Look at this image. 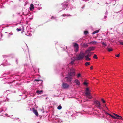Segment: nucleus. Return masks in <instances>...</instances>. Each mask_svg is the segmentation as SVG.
I'll return each instance as SVG.
<instances>
[{
    "instance_id": "obj_1",
    "label": "nucleus",
    "mask_w": 123,
    "mask_h": 123,
    "mask_svg": "<svg viewBox=\"0 0 123 123\" xmlns=\"http://www.w3.org/2000/svg\"><path fill=\"white\" fill-rule=\"evenodd\" d=\"M75 75V72L74 71L68 73L67 75L66 78H67L68 82H70L72 80V76H74Z\"/></svg>"
},
{
    "instance_id": "obj_2",
    "label": "nucleus",
    "mask_w": 123,
    "mask_h": 123,
    "mask_svg": "<svg viewBox=\"0 0 123 123\" xmlns=\"http://www.w3.org/2000/svg\"><path fill=\"white\" fill-rule=\"evenodd\" d=\"M85 55L84 53L82 51L80 52V53L77 56V59L78 60H82L84 57Z\"/></svg>"
},
{
    "instance_id": "obj_3",
    "label": "nucleus",
    "mask_w": 123,
    "mask_h": 123,
    "mask_svg": "<svg viewBox=\"0 0 123 123\" xmlns=\"http://www.w3.org/2000/svg\"><path fill=\"white\" fill-rule=\"evenodd\" d=\"M95 106L98 107V108L101 109L103 108V105L100 104V103L98 100L95 101L94 102Z\"/></svg>"
},
{
    "instance_id": "obj_4",
    "label": "nucleus",
    "mask_w": 123,
    "mask_h": 123,
    "mask_svg": "<svg viewBox=\"0 0 123 123\" xmlns=\"http://www.w3.org/2000/svg\"><path fill=\"white\" fill-rule=\"evenodd\" d=\"M85 95L86 97L89 98H91L92 97L90 95V92L89 89L87 88L86 90Z\"/></svg>"
},
{
    "instance_id": "obj_5",
    "label": "nucleus",
    "mask_w": 123,
    "mask_h": 123,
    "mask_svg": "<svg viewBox=\"0 0 123 123\" xmlns=\"http://www.w3.org/2000/svg\"><path fill=\"white\" fill-rule=\"evenodd\" d=\"M6 110V107H3L2 106H1V107L0 108V114L3 111L4 112ZM6 115V114L5 113H2L0 115V116H5Z\"/></svg>"
},
{
    "instance_id": "obj_6",
    "label": "nucleus",
    "mask_w": 123,
    "mask_h": 123,
    "mask_svg": "<svg viewBox=\"0 0 123 123\" xmlns=\"http://www.w3.org/2000/svg\"><path fill=\"white\" fill-rule=\"evenodd\" d=\"M95 48L93 47H90L88 48L85 51L86 53H88V52H90V51L94 49Z\"/></svg>"
},
{
    "instance_id": "obj_7",
    "label": "nucleus",
    "mask_w": 123,
    "mask_h": 123,
    "mask_svg": "<svg viewBox=\"0 0 123 123\" xmlns=\"http://www.w3.org/2000/svg\"><path fill=\"white\" fill-rule=\"evenodd\" d=\"M69 85L67 83H63L62 84V87L64 89L67 88L69 87Z\"/></svg>"
},
{
    "instance_id": "obj_8",
    "label": "nucleus",
    "mask_w": 123,
    "mask_h": 123,
    "mask_svg": "<svg viewBox=\"0 0 123 123\" xmlns=\"http://www.w3.org/2000/svg\"><path fill=\"white\" fill-rule=\"evenodd\" d=\"M62 5L63 7V10L65 9L68 6V4L67 2H64L62 4Z\"/></svg>"
},
{
    "instance_id": "obj_9",
    "label": "nucleus",
    "mask_w": 123,
    "mask_h": 123,
    "mask_svg": "<svg viewBox=\"0 0 123 123\" xmlns=\"http://www.w3.org/2000/svg\"><path fill=\"white\" fill-rule=\"evenodd\" d=\"M74 83H75L76 85L79 86L80 85V81L77 79H75L74 80Z\"/></svg>"
},
{
    "instance_id": "obj_10",
    "label": "nucleus",
    "mask_w": 123,
    "mask_h": 123,
    "mask_svg": "<svg viewBox=\"0 0 123 123\" xmlns=\"http://www.w3.org/2000/svg\"><path fill=\"white\" fill-rule=\"evenodd\" d=\"M34 8V6L33 5L31 4L30 5V11H32L33 10Z\"/></svg>"
},
{
    "instance_id": "obj_11",
    "label": "nucleus",
    "mask_w": 123,
    "mask_h": 123,
    "mask_svg": "<svg viewBox=\"0 0 123 123\" xmlns=\"http://www.w3.org/2000/svg\"><path fill=\"white\" fill-rule=\"evenodd\" d=\"M33 112L34 113L36 116H38V113L36 110L33 109Z\"/></svg>"
},
{
    "instance_id": "obj_12",
    "label": "nucleus",
    "mask_w": 123,
    "mask_h": 123,
    "mask_svg": "<svg viewBox=\"0 0 123 123\" xmlns=\"http://www.w3.org/2000/svg\"><path fill=\"white\" fill-rule=\"evenodd\" d=\"M90 44H96V43H98L96 41H92L90 42Z\"/></svg>"
},
{
    "instance_id": "obj_13",
    "label": "nucleus",
    "mask_w": 123,
    "mask_h": 123,
    "mask_svg": "<svg viewBox=\"0 0 123 123\" xmlns=\"http://www.w3.org/2000/svg\"><path fill=\"white\" fill-rule=\"evenodd\" d=\"M85 58L86 60L87 61H89L91 60V59L89 58V57L88 56H85Z\"/></svg>"
},
{
    "instance_id": "obj_14",
    "label": "nucleus",
    "mask_w": 123,
    "mask_h": 123,
    "mask_svg": "<svg viewBox=\"0 0 123 123\" xmlns=\"http://www.w3.org/2000/svg\"><path fill=\"white\" fill-rule=\"evenodd\" d=\"M108 12L107 11H106V12H105V16L104 17V19H105L107 17V15H108Z\"/></svg>"
},
{
    "instance_id": "obj_15",
    "label": "nucleus",
    "mask_w": 123,
    "mask_h": 123,
    "mask_svg": "<svg viewBox=\"0 0 123 123\" xmlns=\"http://www.w3.org/2000/svg\"><path fill=\"white\" fill-rule=\"evenodd\" d=\"M71 16V15H70L69 14H68L67 15H66L65 14H64L62 15V16H63V17H65L66 16V17H68L69 16Z\"/></svg>"
},
{
    "instance_id": "obj_16",
    "label": "nucleus",
    "mask_w": 123,
    "mask_h": 123,
    "mask_svg": "<svg viewBox=\"0 0 123 123\" xmlns=\"http://www.w3.org/2000/svg\"><path fill=\"white\" fill-rule=\"evenodd\" d=\"M74 46L75 48H79L78 45L76 43H75L74 44Z\"/></svg>"
},
{
    "instance_id": "obj_17",
    "label": "nucleus",
    "mask_w": 123,
    "mask_h": 123,
    "mask_svg": "<svg viewBox=\"0 0 123 123\" xmlns=\"http://www.w3.org/2000/svg\"><path fill=\"white\" fill-rule=\"evenodd\" d=\"M101 43L102 44V45L104 46L103 47L104 48H105V46H107L106 44L104 42H102Z\"/></svg>"
},
{
    "instance_id": "obj_18",
    "label": "nucleus",
    "mask_w": 123,
    "mask_h": 123,
    "mask_svg": "<svg viewBox=\"0 0 123 123\" xmlns=\"http://www.w3.org/2000/svg\"><path fill=\"white\" fill-rule=\"evenodd\" d=\"M42 91H36L37 93H38V94H41L42 93Z\"/></svg>"
},
{
    "instance_id": "obj_19",
    "label": "nucleus",
    "mask_w": 123,
    "mask_h": 123,
    "mask_svg": "<svg viewBox=\"0 0 123 123\" xmlns=\"http://www.w3.org/2000/svg\"><path fill=\"white\" fill-rule=\"evenodd\" d=\"M90 62H86L85 63V65L86 66H87L88 65H90Z\"/></svg>"
},
{
    "instance_id": "obj_20",
    "label": "nucleus",
    "mask_w": 123,
    "mask_h": 123,
    "mask_svg": "<svg viewBox=\"0 0 123 123\" xmlns=\"http://www.w3.org/2000/svg\"><path fill=\"white\" fill-rule=\"evenodd\" d=\"M86 53L87 54L86 56H88L89 57L91 56V54L90 53V52H88V53Z\"/></svg>"
},
{
    "instance_id": "obj_21",
    "label": "nucleus",
    "mask_w": 123,
    "mask_h": 123,
    "mask_svg": "<svg viewBox=\"0 0 123 123\" xmlns=\"http://www.w3.org/2000/svg\"><path fill=\"white\" fill-rule=\"evenodd\" d=\"M107 50L109 51V52H110L111 51H112V49H111L110 48H107Z\"/></svg>"
},
{
    "instance_id": "obj_22",
    "label": "nucleus",
    "mask_w": 123,
    "mask_h": 123,
    "mask_svg": "<svg viewBox=\"0 0 123 123\" xmlns=\"http://www.w3.org/2000/svg\"><path fill=\"white\" fill-rule=\"evenodd\" d=\"M62 106L61 105H59L57 107V109L59 110H60L62 109Z\"/></svg>"
},
{
    "instance_id": "obj_23",
    "label": "nucleus",
    "mask_w": 123,
    "mask_h": 123,
    "mask_svg": "<svg viewBox=\"0 0 123 123\" xmlns=\"http://www.w3.org/2000/svg\"><path fill=\"white\" fill-rule=\"evenodd\" d=\"M84 34L85 35H86L88 33V32L87 31H84Z\"/></svg>"
},
{
    "instance_id": "obj_24",
    "label": "nucleus",
    "mask_w": 123,
    "mask_h": 123,
    "mask_svg": "<svg viewBox=\"0 0 123 123\" xmlns=\"http://www.w3.org/2000/svg\"><path fill=\"white\" fill-rule=\"evenodd\" d=\"M77 76L78 78L81 77V74L80 73L78 74L77 75Z\"/></svg>"
},
{
    "instance_id": "obj_25",
    "label": "nucleus",
    "mask_w": 123,
    "mask_h": 123,
    "mask_svg": "<svg viewBox=\"0 0 123 123\" xmlns=\"http://www.w3.org/2000/svg\"><path fill=\"white\" fill-rule=\"evenodd\" d=\"M93 57L94 58H95L96 59H97L98 58L97 57V56L95 54L94 55Z\"/></svg>"
},
{
    "instance_id": "obj_26",
    "label": "nucleus",
    "mask_w": 123,
    "mask_h": 123,
    "mask_svg": "<svg viewBox=\"0 0 123 123\" xmlns=\"http://www.w3.org/2000/svg\"><path fill=\"white\" fill-rule=\"evenodd\" d=\"M115 116H116L117 117H120V118H118L119 119H120L122 117H121L120 116H119V115H117V114H116L115 115Z\"/></svg>"
},
{
    "instance_id": "obj_27",
    "label": "nucleus",
    "mask_w": 123,
    "mask_h": 123,
    "mask_svg": "<svg viewBox=\"0 0 123 123\" xmlns=\"http://www.w3.org/2000/svg\"><path fill=\"white\" fill-rule=\"evenodd\" d=\"M17 30L18 31H20L21 30V28H17Z\"/></svg>"
},
{
    "instance_id": "obj_28",
    "label": "nucleus",
    "mask_w": 123,
    "mask_h": 123,
    "mask_svg": "<svg viewBox=\"0 0 123 123\" xmlns=\"http://www.w3.org/2000/svg\"><path fill=\"white\" fill-rule=\"evenodd\" d=\"M118 42L120 44L123 45V42H121L120 41H119Z\"/></svg>"
},
{
    "instance_id": "obj_29",
    "label": "nucleus",
    "mask_w": 123,
    "mask_h": 123,
    "mask_svg": "<svg viewBox=\"0 0 123 123\" xmlns=\"http://www.w3.org/2000/svg\"><path fill=\"white\" fill-rule=\"evenodd\" d=\"M111 117H112L115 119H117V118H118L117 117H116L113 115L111 116Z\"/></svg>"
},
{
    "instance_id": "obj_30",
    "label": "nucleus",
    "mask_w": 123,
    "mask_h": 123,
    "mask_svg": "<svg viewBox=\"0 0 123 123\" xmlns=\"http://www.w3.org/2000/svg\"><path fill=\"white\" fill-rule=\"evenodd\" d=\"M78 49H79V48H76L75 51L76 52H77L78 50Z\"/></svg>"
},
{
    "instance_id": "obj_31",
    "label": "nucleus",
    "mask_w": 123,
    "mask_h": 123,
    "mask_svg": "<svg viewBox=\"0 0 123 123\" xmlns=\"http://www.w3.org/2000/svg\"><path fill=\"white\" fill-rule=\"evenodd\" d=\"M40 80L39 79H35L34 81H40Z\"/></svg>"
},
{
    "instance_id": "obj_32",
    "label": "nucleus",
    "mask_w": 123,
    "mask_h": 123,
    "mask_svg": "<svg viewBox=\"0 0 123 123\" xmlns=\"http://www.w3.org/2000/svg\"><path fill=\"white\" fill-rule=\"evenodd\" d=\"M84 84L85 85H87V84L88 83L86 82H85L84 83Z\"/></svg>"
},
{
    "instance_id": "obj_33",
    "label": "nucleus",
    "mask_w": 123,
    "mask_h": 123,
    "mask_svg": "<svg viewBox=\"0 0 123 123\" xmlns=\"http://www.w3.org/2000/svg\"><path fill=\"white\" fill-rule=\"evenodd\" d=\"M106 113V114H107V115H110V116H111H111H112V115H111V114H109V113H107V112H106V113Z\"/></svg>"
},
{
    "instance_id": "obj_34",
    "label": "nucleus",
    "mask_w": 123,
    "mask_h": 123,
    "mask_svg": "<svg viewBox=\"0 0 123 123\" xmlns=\"http://www.w3.org/2000/svg\"><path fill=\"white\" fill-rule=\"evenodd\" d=\"M115 56L117 57H119V54H118V55H115Z\"/></svg>"
},
{
    "instance_id": "obj_35",
    "label": "nucleus",
    "mask_w": 123,
    "mask_h": 123,
    "mask_svg": "<svg viewBox=\"0 0 123 123\" xmlns=\"http://www.w3.org/2000/svg\"><path fill=\"white\" fill-rule=\"evenodd\" d=\"M102 101L103 103H105V101L103 99H102Z\"/></svg>"
},
{
    "instance_id": "obj_36",
    "label": "nucleus",
    "mask_w": 123,
    "mask_h": 123,
    "mask_svg": "<svg viewBox=\"0 0 123 123\" xmlns=\"http://www.w3.org/2000/svg\"><path fill=\"white\" fill-rule=\"evenodd\" d=\"M99 30H98L96 31H96V33H97L99 31Z\"/></svg>"
},
{
    "instance_id": "obj_37",
    "label": "nucleus",
    "mask_w": 123,
    "mask_h": 123,
    "mask_svg": "<svg viewBox=\"0 0 123 123\" xmlns=\"http://www.w3.org/2000/svg\"><path fill=\"white\" fill-rule=\"evenodd\" d=\"M74 61V60L73 61H72L71 62V63L72 64L73 63Z\"/></svg>"
},
{
    "instance_id": "obj_38",
    "label": "nucleus",
    "mask_w": 123,
    "mask_h": 123,
    "mask_svg": "<svg viewBox=\"0 0 123 123\" xmlns=\"http://www.w3.org/2000/svg\"><path fill=\"white\" fill-rule=\"evenodd\" d=\"M95 33H96V31H93L92 33V34H94Z\"/></svg>"
},
{
    "instance_id": "obj_39",
    "label": "nucleus",
    "mask_w": 123,
    "mask_h": 123,
    "mask_svg": "<svg viewBox=\"0 0 123 123\" xmlns=\"http://www.w3.org/2000/svg\"><path fill=\"white\" fill-rule=\"evenodd\" d=\"M51 19H56L55 17H54L53 16H52L51 18Z\"/></svg>"
},
{
    "instance_id": "obj_40",
    "label": "nucleus",
    "mask_w": 123,
    "mask_h": 123,
    "mask_svg": "<svg viewBox=\"0 0 123 123\" xmlns=\"http://www.w3.org/2000/svg\"><path fill=\"white\" fill-rule=\"evenodd\" d=\"M4 103H3V102H1L0 103V105H3V104H4Z\"/></svg>"
},
{
    "instance_id": "obj_41",
    "label": "nucleus",
    "mask_w": 123,
    "mask_h": 123,
    "mask_svg": "<svg viewBox=\"0 0 123 123\" xmlns=\"http://www.w3.org/2000/svg\"><path fill=\"white\" fill-rule=\"evenodd\" d=\"M86 46V47H88V45L87 44H85L84 45V46Z\"/></svg>"
},
{
    "instance_id": "obj_42",
    "label": "nucleus",
    "mask_w": 123,
    "mask_h": 123,
    "mask_svg": "<svg viewBox=\"0 0 123 123\" xmlns=\"http://www.w3.org/2000/svg\"><path fill=\"white\" fill-rule=\"evenodd\" d=\"M2 34L1 33L0 34V37H2Z\"/></svg>"
},
{
    "instance_id": "obj_43",
    "label": "nucleus",
    "mask_w": 123,
    "mask_h": 123,
    "mask_svg": "<svg viewBox=\"0 0 123 123\" xmlns=\"http://www.w3.org/2000/svg\"><path fill=\"white\" fill-rule=\"evenodd\" d=\"M90 68L91 69H93V67L92 66H91L90 67Z\"/></svg>"
},
{
    "instance_id": "obj_44",
    "label": "nucleus",
    "mask_w": 123,
    "mask_h": 123,
    "mask_svg": "<svg viewBox=\"0 0 123 123\" xmlns=\"http://www.w3.org/2000/svg\"><path fill=\"white\" fill-rule=\"evenodd\" d=\"M13 83V82H10V83H8L9 84H11L12 83Z\"/></svg>"
},
{
    "instance_id": "obj_45",
    "label": "nucleus",
    "mask_w": 123,
    "mask_h": 123,
    "mask_svg": "<svg viewBox=\"0 0 123 123\" xmlns=\"http://www.w3.org/2000/svg\"><path fill=\"white\" fill-rule=\"evenodd\" d=\"M3 66H6V65H5V64H3Z\"/></svg>"
},
{
    "instance_id": "obj_46",
    "label": "nucleus",
    "mask_w": 123,
    "mask_h": 123,
    "mask_svg": "<svg viewBox=\"0 0 123 123\" xmlns=\"http://www.w3.org/2000/svg\"><path fill=\"white\" fill-rule=\"evenodd\" d=\"M105 4H108V3H105Z\"/></svg>"
},
{
    "instance_id": "obj_47",
    "label": "nucleus",
    "mask_w": 123,
    "mask_h": 123,
    "mask_svg": "<svg viewBox=\"0 0 123 123\" xmlns=\"http://www.w3.org/2000/svg\"><path fill=\"white\" fill-rule=\"evenodd\" d=\"M29 36H31V35H30V34H29Z\"/></svg>"
},
{
    "instance_id": "obj_48",
    "label": "nucleus",
    "mask_w": 123,
    "mask_h": 123,
    "mask_svg": "<svg viewBox=\"0 0 123 123\" xmlns=\"http://www.w3.org/2000/svg\"><path fill=\"white\" fill-rule=\"evenodd\" d=\"M114 114L115 115L116 114L115 113H114Z\"/></svg>"
},
{
    "instance_id": "obj_49",
    "label": "nucleus",
    "mask_w": 123,
    "mask_h": 123,
    "mask_svg": "<svg viewBox=\"0 0 123 123\" xmlns=\"http://www.w3.org/2000/svg\"><path fill=\"white\" fill-rule=\"evenodd\" d=\"M10 65V64H7V65Z\"/></svg>"
},
{
    "instance_id": "obj_50",
    "label": "nucleus",
    "mask_w": 123,
    "mask_h": 123,
    "mask_svg": "<svg viewBox=\"0 0 123 123\" xmlns=\"http://www.w3.org/2000/svg\"><path fill=\"white\" fill-rule=\"evenodd\" d=\"M111 3V2H110L109 3Z\"/></svg>"
},
{
    "instance_id": "obj_51",
    "label": "nucleus",
    "mask_w": 123,
    "mask_h": 123,
    "mask_svg": "<svg viewBox=\"0 0 123 123\" xmlns=\"http://www.w3.org/2000/svg\"><path fill=\"white\" fill-rule=\"evenodd\" d=\"M20 17H22V15H21V16H20Z\"/></svg>"
},
{
    "instance_id": "obj_52",
    "label": "nucleus",
    "mask_w": 123,
    "mask_h": 123,
    "mask_svg": "<svg viewBox=\"0 0 123 123\" xmlns=\"http://www.w3.org/2000/svg\"><path fill=\"white\" fill-rule=\"evenodd\" d=\"M4 61H6V60H5Z\"/></svg>"
},
{
    "instance_id": "obj_53",
    "label": "nucleus",
    "mask_w": 123,
    "mask_h": 123,
    "mask_svg": "<svg viewBox=\"0 0 123 123\" xmlns=\"http://www.w3.org/2000/svg\"><path fill=\"white\" fill-rule=\"evenodd\" d=\"M4 56H5H5H6V55H4Z\"/></svg>"
}]
</instances>
